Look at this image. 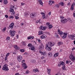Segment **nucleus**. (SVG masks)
Masks as SVG:
<instances>
[{"mask_svg": "<svg viewBox=\"0 0 75 75\" xmlns=\"http://www.w3.org/2000/svg\"><path fill=\"white\" fill-rule=\"evenodd\" d=\"M55 45V43L53 42H49L47 43L45 45V48L46 50H47L48 51H51L52 50V47Z\"/></svg>", "mask_w": 75, "mask_h": 75, "instance_id": "f257e3e1", "label": "nucleus"}, {"mask_svg": "<svg viewBox=\"0 0 75 75\" xmlns=\"http://www.w3.org/2000/svg\"><path fill=\"white\" fill-rule=\"evenodd\" d=\"M74 53L73 52H72L71 54L70 55V56H69V58L72 61H73V62H74V61H75V57L74 56Z\"/></svg>", "mask_w": 75, "mask_h": 75, "instance_id": "f03ea898", "label": "nucleus"}, {"mask_svg": "<svg viewBox=\"0 0 75 75\" xmlns=\"http://www.w3.org/2000/svg\"><path fill=\"white\" fill-rule=\"evenodd\" d=\"M8 66V65H7V64H5L3 66V68L2 69V70H3V71H8V67H7Z\"/></svg>", "mask_w": 75, "mask_h": 75, "instance_id": "7ed1b4c3", "label": "nucleus"}, {"mask_svg": "<svg viewBox=\"0 0 75 75\" xmlns=\"http://www.w3.org/2000/svg\"><path fill=\"white\" fill-rule=\"evenodd\" d=\"M68 21V20L67 18H64L63 19H61V23H62V24H65V23H66Z\"/></svg>", "mask_w": 75, "mask_h": 75, "instance_id": "20e7f679", "label": "nucleus"}, {"mask_svg": "<svg viewBox=\"0 0 75 75\" xmlns=\"http://www.w3.org/2000/svg\"><path fill=\"white\" fill-rule=\"evenodd\" d=\"M69 38H71V40H74V38H75V34H73V35H70L69 36Z\"/></svg>", "mask_w": 75, "mask_h": 75, "instance_id": "39448f33", "label": "nucleus"}, {"mask_svg": "<svg viewBox=\"0 0 75 75\" xmlns=\"http://www.w3.org/2000/svg\"><path fill=\"white\" fill-rule=\"evenodd\" d=\"M10 32V35L11 37H14V35H15V33H16V31H13Z\"/></svg>", "mask_w": 75, "mask_h": 75, "instance_id": "423d86ee", "label": "nucleus"}, {"mask_svg": "<svg viewBox=\"0 0 75 75\" xmlns=\"http://www.w3.org/2000/svg\"><path fill=\"white\" fill-rule=\"evenodd\" d=\"M58 34H59L60 35H63L64 33V32L61 31L60 30H58Z\"/></svg>", "mask_w": 75, "mask_h": 75, "instance_id": "0eeeda50", "label": "nucleus"}, {"mask_svg": "<svg viewBox=\"0 0 75 75\" xmlns=\"http://www.w3.org/2000/svg\"><path fill=\"white\" fill-rule=\"evenodd\" d=\"M44 47L43 45V44L42 43H41L39 47V49L42 50L44 49Z\"/></svg>", "mask_w": 75, "mask_h": 75, "instance_id": "6e6552de", "label": "nucleus"}, {"mask_svg": "<svg viewBox=\"0 0 75 75\" xmlns=\"http://www.w3.org/2000/svg\"><path fill=\"white\" fill-rule=\"evenodd\" d=\"M22 59H23V57L21 55L18 56L17 59L18 61H21Z\"/></svg>", "mask_w": 75, "mask_h": 75, "instance_id": "1a4fd4ad", "label": "nucleus"}, {"mask_svg": "<svg viewBox=\"0 0 75 75\" xmlns=\"http://www.w3.org/2000/svg\"><path fill=\"white\" fill-rule=\"evenodd\" d=\"M40 38L41 39H45V38H47V35L45 34H44L40 36Z\"/></svg>", "mask_w": 75, "mask_h": 75, "instance_id": "9d476101", "label": "nucleus"}, {"mask_svg": "<svg viewBox=\"0 0 75 75\" xmlns=\"http://www.w3.org/2000/svg\"><path fill=\"white\" fill-rule=\"evenodd\" d=\"M14 23H11V24L9 25V27L11 29H13L14 27Z\"/></svg>", "mask_w": 75, "mask_h": 75, "instance_id": "9b49d317", "label": "nucleus"}, {"mask_svg": "<svg viewBox=\"0 0 75 75\" xmlns=\"http://www.w3.org/2000/svg\"><path fill=\"white\" fill-rule=\"evenodd\" d=\"M46 28L45 27H43V26L41 25L40 27V30H42L43 31H45L46 30Z\"/></svg>", "mask_w": 75, "mask_h": 75, "instance_id": "f8f14e48", "label": "nucleus"}, {"mask_svg": "<svg viewBox=\"0 0 75 75\" xmlns=\"http://www.w3.org/2000/svg\"><path fill=\"white\" fill-rule=\"evenodd\" d=\"M36 16V14L35 13H31L30 14V17H35Z\"/></svg>", "mask_w": 75, "mask_h": 75, "instance_id": "ddd939ff", "label": "nucleus"}, {"mask_svg": "<svg viewBox=\"0 0 75 75\" xmlns=\"http://www.w3.org/2000/svg\"><path fill=\"white\" fill-rule=\"evenodd\" d=\"M63 34L64 35L62 37V38L63 39H65V38L67 37V33H64Z\"/></svg>", "mask_w": 75, "mask_h": 75, "instance_id": "4468645a", "label": "nucleus"}, {"mask_svg": "<svg viewBox=\"0 0 75 75\" xmlns=\"http://www.w3.org/2000/svg\"><path fill=\"white\" fill-rule=\"evenodd\" d=\"M22 67H23L24 69H26L27 68V67L26 66V64L25 63H22Z\"/></svg>", "mask_w": 75, "mask_h": 75, "instance_id": "2eb2a0df", "label": "nucleus"}, {"mask_svg": "<svg viewBox=\"0 0 75 75\" xmlns=\"http://www.w3.org/2000/svg\"><path fill=\"white\" fill-rule=\"evenodd\" d=\"M29 49L30 50H31L32 51H33V50H34L35 49V48L34 47V46H32L30 47Z\"/></svg>", "mask_w": 75, "mask_h": 75, "instance_id": "dca6fc26", "label": "nucleus"}, {"mask_svg": "<svg viewBox=\"0 0 75 75\" xmlns=\"http://www.w3.org/2000/svg\"><path fill=\"white\" fill-rule=\"evenodd\" d=\"M54 3V1H50L49 2V4L50 6L52 4Z\"/></svg>", "mask_w": 75, "mask_h": 75, "instance_id": "f3484780", "label": "nucleus"}, {"mask_svg": "<svg viewBox=\"0 0 75 75\" xmlns=\"http://www.w3.org/2000/svg\"><path fill=\"white\" fill-rule=\"evenodd\" d=\"M14 47L15 48L17 49V50H18L20 49V47L17 45H14Z\"/></svg>", "mask_w": 75, "mask_h": 75, "instance_id": "a211bd4d", "label": "nucleus"}, {"mask_svg": "<svg viewBox=\"0 0 75 75\" xmlns=\"http://www.w3.org/2000/svg\"><path fill=\"white\" fill-rule=\"evenodd\" d=\"M33 71L34 72H38L39 71H38V69H33Z\"/></svg>", "mask_w": 75, "mask_h": 75, "instance_id": "6ab92c4d", "label": "nucleus"}, {"mask_svg": "<svg viewBox=\"0 0 75 75\" xmlns=\"http://www.w3.org/2000/svg\"><path fill=\"white\" fill-rule=\"evenodd\" d=\"M38 2H39V4H40V5H42V6L43 4V3H42V1L41 0H38Z\"/></svg>", "mask_w": 75, "mask_h": 75, "instance_id": "aec40b11", "label": "nucleus"}, {"mask_svg": "<svg viewBox=\"0 0 75 75\" xmlns=\"http://www.w3.org/2000/svg\"><path fill=\"white\" fill-rule=\"evenodd\" d=\"M4 4H7L8 1H7V0H4Z\"/></svg>", "mask_w": 75, "mask_h": 75, "instance_id": "412c9836", "label": "nucleus"}, {"mask_svg": "<svg viewBox=\"0 0 75 75\" xmlns=\"http://www.w3.org/2000/svg\"><path fill=\"white\" fill-rule=\"evenodd\" d=\"M39 52L41 54V55H42L45 56V55L46 53L45 52Z\"/></svg>", "mask_w": 75, "mask_h": 75, "instance_id": "4be33fe9", "label": "nucleus"}, {"mask_svg": "<svg viewBox=\"0 0 75 75\" xmlns=\"http://www.w3.org/2000/svg\"><path fill=\"white\" fill-rule=\"evenodd\" d=\"M47 73L48 74H50L51 73V69H47Z\"/></svg>", "mask_w": 75, "mask_h": 75, "instance_id": "5701e85b", "label": "nucleus"}, {"mask_svg": "<svg viewBox=\"0 0 75 75\" xmlns=\"http://www.w3.org/2000/svg\"><path fill=\"white\" fill-rule=\"evenodd\" d=\"M68 21H69V22L70 23H72V21L71 20V18H68Z\"/></svg>", "mask_w": 75, "mask_h": 75, "instance_id": "b1692460", "label": "nucleus"}, {"mask_svg": "<svg viewBox=\"0 0 75 75\" xmlns=\"http://www.w3.org/2000/svg\"><path fill=\"white\" fill-rule=\"evenodd\" d=\"M39 35H41V34L42 35L43 34L44 32L42 31H40L38 32Z\"/></svg>", "mask_w": 75, "mask_h": 75, "instance_id": "393cba45", "label": "nucleus"}, {"mask_svg": "<svg viewBox=\"0 0 75 75\" xmlns=\"http://www.w3.org/2000/svg\"><path fill=\"white\" fill-rule=\"evenodd\" d=\"M48 55L49 57H51L52 56V53L51 52H49L48 53Z\"/></svg>", "mask_w": 75, "mask_h": 75, "instance_id": "a878e982", "label": "nucleus"}, {"mask_svg": "<svg viewBox=\"0 0 75 75\" xmlns=\"http://www.w3.org/2000/svg\"><path fill=\"white\" fill-rule=\"evenodd\" d=\"M26 42H22V44L23 45H27V44H26Z\"/></svg>", "mask_w": 75, "mask_h": 75, "instance_id": "bb28decb", "label": "nucleus"}, {"mask_svg": "<svg viewBox=\"0 0 75 75\" xmlns=\"http://www.w3.org/2000/svg\"><path fill=\"white\" fill-rule=\"evenodd\" d=\"M49 29H51L52 28V25L50 24L48 26Z\"/></svg>", "mask_w": 75, "mask_h": 75, "instance_id": "cd10ccee", "label": "nucleus"}, {"mask_svg": "<svg viewBox=\"0 0 75 75\" xmlns=\"http://www.w3.org/2000/svg\"><path fill=\"white\" fill-rule=\"evenodd\" d=\"M58 53H55L54 55V57H58Z\"/></svg>", "mask_w": 75, "mask_h": 75, "instance_id": "c85d7f7f", "label": "nucleus"}, {"mask_svg": "<svg viewBox=\"0 0 75 75\" xmlns=\"http://www.w3.org/2000/svg\"><path fill=\"white\" fill-rule=\"evenodd\" d=\"M70 62H71V60H66V64H69Z\"/></svg>", "mask_w": 75, "mask_h": 75, "instance_id": "c756f323", "label": "nucleus"}, {"mask_svg": "<svg viewBox=\"0 0 75 75\" xmlns=\"http://www.w3.org/2000/svg\"><path fill=\"white\" fill-rule=\"evenodd\" d=\"M74 5H71V10H74Z\"/></svg>", "mask_w": 75, "mask_h": 75, "instance_id": "7c9ffc66", "label": "nucleus"}, {"mask_svg": "<svg viewBox=\"0 0 75 75\" xmlns=\"http://www.w3.org/2000/svg\"><path fill=\"white\" fill-rule=\"evenodd\" d=\"M10 11L11 12V13H14V11L13 9H10Z\"/></svg>", "mask_w": 75, "mask_h": 75, "instance_id": "2f4dec72", "label": "nucleus"}, {"mask_svg": "<svg viewBox=\"0 0 75 75\" xmlns=\"http://www.w3.org/2000/svg\"><path fill=\"white\" fill-rule=\"evenodd\" d=\"M60 4L62 6H64V3L63 2H60Z\"/></svg>", "mask_w": 75, "mask_h": 75, "instance_id": "473e14b6", "label": "nucleus"}, {"mask_svg": "<svg viewBox=\"0 0 75 75\" xmlns=\"http://www.w3.org/2000/svg\"><path fill=\"white\" fill-rule=\"evenodd\" d=\"M62 42H60L58 43V45L59 46L61 45H62Z\"/></svg>", "mask_w": 75, "mask_h": 75, "instance_id": "72a5a7b5", "label": "nucleus"}, {"mask_svg": "<svg viewBox=\"0 0 75 75\" xmlns=\"http://www.w3.org/2000/svg\"><path fill=\"white\" fill-rule=\"evenodd\" d=\"M61 64V65H62L63 66L64 65L65 66V64H64V62H60Z\"/></svg>", "mask_w": 75, "mask_h": 75, "instance_id": "f704fd0d", "label": "nucleus"}, {"mask_svg": "<svg viewBox=\"0 0 75 75\" xmlns=\"http://www.w3.org/2000/svg\"><path fill=\"white\" fill-rule=\"evenodd\" d=\"M9 18H10V19H11H11H13V18H14V16H9Z\"/></svg>", "mask_w": 75, "mask_h": 75, "instance_id": "c9c22d12", "label": "nucleus"}, {"mask_svg": "<svg viewBox=\"0 0 75 75\" xmlns=\"http://www.w3.org/2000/svg\"><path fill=\"white\" fill-rule=\"evenodd\" d=\"M28 47H31L32 46V44L31 43L29 44L28 45Z\"/></svg>", "mask_w": 75, "mask_h": 75, "instance_id": "e433bc0d", "label": "nucleus"}, {"mask_svg": "<svg viewBox=\"0 0 75 75\" xmlns=\"http://www.w3.org/2000/svg\"><path fill=\"white\" fill-rule=\"evenodd\" d=\"M60 18L61 19H64V18H65L64 17V16H60Z\"/></svg>", "mask_w": 75, "mask_h": 75, "instance_id": "4c0bfd02", "label": "nucleus"}, {"mask_svg": "<svg viewBox=\"0 0 75 75\" xmlns=\"http://www.w3.org/2000/svg\"><path fill=\"white\" fill-rule=\"evenodd\" d=\"M20 51L21 52H24V49H21Z\"/></svg>", "mask_w": 75, "mask_h": 75, "instance_id": "58836bf2", "label": "nucleus"}, {"mask_svg": "<svg viewBox=\"0 0 75 75\" xmlns=\"http://www.w3.org/2000/svg\"><path fill=\"white\" fill-rule=\"evenodd\" d=\"M55 6L57 8H58L59 7V4H57Z\"/></svg>", "mask_w": 75, "mask_h": 75, "instance_id": "ea45409f", "label": "nucleus"}, {"mask_svg": "<svg viewBox=\"0 0 75 75\" xmlns=\"http://www.w3.org/2000/svg\"><path fill=\"white\" fill-rule=\"evenodd\" d=\"M6 27H5L3 29V32L5 31H6Z\"/></svg>", "mask_w": 75, "mask_h": 75, "instance_id": "a19ab883", "label": "nucleus"}, {"mask_svg": "<svg viewBox=\"0 0 75 75\" xmlns=\"http://www.w3.org/2000/svg\"><path fill=\"white\" fill-rule=\"evenodd\" d=\"M10 39V38L9 37H8L6 38V40H7V41H8V40H9Z\"/></svg>", "mask_w": 75, "mask_h": 75, "instance_id": "79ce46f5", "label": "nucleus"}, {"mask_svg": "<svg viewBox=\"0 0 75 75\" xmlns=\"http://www.w3.org/2000/svg\"><path fill=\"white\" fill-rule=\"evenodd\" d=\"M62 69H63V70H65L66 69H65V67L64 66L63 67H62Z\"/></svg>", "mask_w": 75, "mask_h": 75, "instance_id": "37998d69", "label": "nucleus"}, {"mask_svg": "<svg viewBox=\"0 0 75 75\" xmlns=\"http://www.w3.org/2000/svg\"><path fill=\"white\" fill-rule=\"evenodd\" d=\"M61 75V73L60 72L57 73V74H56L55 75Z\"/></svg>", "mask_w": 75, "mask_h": 75, "instance_id": "c03bdc74", "label": "nucleus"}, {"mask_svg": "<svg viewBox=\"0 0 75 75\" xmlns=\"http://www.w3.org/2000/svg\"><path fill=\"white\" fill-rule=\"evenodd\" d=\"M42 18H46V17H45V14L43 15L42 16Z\"/></svg>", "mask_w": 75, "mask_h": 75, "instance_id": "a18cd8bd", "label": "nucleus"}, {"mask_svg": "<svg viewBox=\"0 0 75 75\" xmlns=\"http://www.w3.org/2000/svg\"><path fill=\"white\" fill-rule=\"evenodd\" d=\"M40 19H39L38 21H37L36 22V23H40Z\"/></svg>", "mask_w": 75, "mask_h": 75, "instance_id": "49530a36", "label": "nucleus"}, {"mask_svg": "<svg viewBox=\"0 0 75 75\" xmlns=\"http://www.w3.org/2000/svg\"><path fill=\"white\" fill-rule=\"evenodd\" d=\"M10 55V53H7L6 54V57H8V56Z\"/></svg>", "mask_w": 75, "mask_h": 75, "instance_id": "de8ad7c7", "label": "nucleus"}, {"mask_svg": "<svg viewBox=\"0 0 75 75\" xmlns=\"http://www.w3.org/2000/svg\"><path fill=\"white\" fill-rule=\"evenodd\" d=\"M46 24L47 25H50V23L49 22L46 23Z\"/></svg>", "mask_w": 75, "mask_h": 75, "instance_id": "09e8293b", "label": "nucleus"}, {"mask_svg": "<svg viewBox=\"0 0 75 75\" xmlns=\"http://www.w3.org/2000/svg\"><path fill=\"white\" fill-rule=\"evenodd\" d=\"M15 18L16 19V20H18V18H19V17H18L17 16H16Z\"/></svg>", "mask_w": 75, "mask_h": 75, "instance_id": "8fccbe9b", "label": "nucleus"}, {"mask_svg": "<svg viewBox=\"0 0 75 75\" xmlns=\"http://www.w3.org/2000/svg\"><path fill=\"white\" fill-rule=\"evenodd\" d=\"M11 7H12V8H14V9H15V8H14V6L13 5H11Z\"/></svg>", "mask_w": 75, "mask_h": 75, "instance_id": "3c124183", "label": "nucleus"}, {"mask_svg": "<svg viewBox=\"0 0 75 75\" xmlns=\"http://www.w3.org/2000/svg\"><path fill=\"white\" fill-rule=\"evenodd\" d=\"M28 40H30V39H31V36H29L28 37Z\"/></svg>", "mask_w": 75, "mask_h": 75, "instance_id": "603ef678", "label": "nucleus"}, {"mask_svg": "<svg viewBox=\"0 0 75 75\" xmlns=\"http://www.w3.org/2000/svg\"><path fill=\"white\" fill-rule=\"evenodd\" d=\"M21 6H23V5H25V4L23 3H21Z\"/></svg>", "mask_w": 75, "mask_h": 75, "instance_id": "864d4df0", "label": "nucleus"}, {"mask_svg": "<svg viewBox=\"0 0 75 75\" xmlns=\"http://www.w3.org/2000/svg\"><path fill=\"white\" fill-rule=\"evenodd\" d=\"M38 41L40 43H41V41L40 39H38Z\"/></svg>", "mask_w": 75, "mask_h": 75, "instance_id": "5fc2aeb1", "label": "nucleus"}, {"mask_svg": "<svg viewBox=\"0 0 75 75\" xmlns=\"http://www.w3.org/2000/svg\"><path fill=\"white\" fill-rule=\"evenodd\" d=\"M10 64L11 65V66H12V65H13V62H11L10 63Z\"/></svg>", "mask_w": 75, "mask_h": 75, "instance_id": "6e6d98bb", "label": "nucleus"}, {"mask_svg": "<svg viewBox=\"0 0 75 75\" xmlns=\"http://www.w3.org/2000/svg\"><path fill=\"white\" fill-rule=\"evenodd\" d=\"M8 57H7V56H6V57H5V61H6L7 59V58H8Z\"/></svg>", "mask_w": 75, "mask_h": 75, "instance_id": "4d7b16f0", "label": "nucleus"}, {"mask_svg": "<svg viewBox=\"0 0 75 75\" xmlns=\"http://www.w3.org/2000/svg\"><path fill=\"white\" fill-rule=\"evenodd\" d=\"M5 16L6 18H8V16L7 15H5Z\"/></svg>", "mask_w": 75, "mask_h": 75, "instance_id": "13d9d810", "label": "nucleus"}, {"mask_svg": "<svg viewBox=\"0 0 75 75\" xmlns=\"http://www.w3.org/2000/svg\"><path fill=\"white\" fill-rule=\"evenodd\" d=\"M17 68H20V65H19V64H17Z\"/></svg>", "mask_w": 75, "mask_h": 75, "instance_id": "bf43d9fd", "label": "nucleus"}, {"mask_svg": "<svg viewBox=\"0 0 75 75\" xmlns=\"http://www.w3.org/2000/svg\"><path fill=\"white\" fill-rule=\"evenodd\" d=\"M15 75H20V74H19V73H17Z\"/></svg>", "mask_w": 75, "mask_h": 75, "instance_id": "052dcab7", "label": "nucleus"}, {"mask_svg": "<svg viewBox=\"0 0 75 75\" xmlns=\"http://www.w3.org/2000/svg\"><path fill=\"white\" fill-rule=\"evenodd\" d=\"M41 14H42V15H44V14H44V13H43L42 12H41Z\"/></svg>", "mask_w": 75, "mask_h": 75, "instance_id": "680f3d73", "label": "nucleus"}, {"mask_svg": "<svg viewBox=\"0 0 75 75\" xmlns=\"http://www.w3.org/2000/svg\"><path fill=\"white\" fill-rule=\"evenodd\" d=\"M51 13V12L50 11L49 12L48 14L49 16H50Z\"/></svg>", "mask_w": 75, "mask_h": 75, "instance_id": "e2e57ef3", "label": "nucleus"}, {"mask_svg": "<svg viewBox=\"0 0 75 75\" xmlns=\"http://www.w3.org/2000/svg\"><path fill=\"white\" fill-rule=\"evenodd\" d=\"M58 65L59 67H60V66L61 65V63H60L58 64Z\"/></svg>", "mask_w": 75, "mask_h": 75, "instance_id": "0e129e2a", "label": "nucleus"}, {"mask_svg": "<svg viewBox=\"0 0 75 75\" xmlns=\"http://www.w3.org/2000/svg\"><path fill=\"white\" fill-rule=\"evenodd\" d=\"M44 58V56H42L41 58V59H43Z\"/></svg>", "mask_w": 75, "mask_h": 75, "instance_id": "69168bd1", "label": "nucleus"}, {"mask_svg": "<svg viewBox=\"0 0 75 75\" xmlns=\"http://www.w3.org/2000/svg\"><path fill=\"white\" fill-rule=\"evenodd\" d=\"M74 50H75V47H73L72 49V51H74Z\"/></svg>", "mask_w": 75, "mask_h": 75, "instance_id": "338daca9", "label": "nucleus"}, {"mask_svg": "<svg viewBox=\"0 0 75 75\" xmlns=\"http://www.w3.org/2000/svg\"><path fill=\"white\" fill-rule=\"evenodd\" d=\"M73 16L74 17H75V13H74L73 14Z\"/></svg>", "mask_w": 75, "mask_h": 75, "instance_id": "774afa93", "label": "nucleus"}]
</instances>
